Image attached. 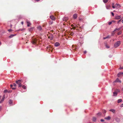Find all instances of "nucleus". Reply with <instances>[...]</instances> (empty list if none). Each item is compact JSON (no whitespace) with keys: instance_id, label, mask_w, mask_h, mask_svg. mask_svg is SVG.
<instances>
[{"instance_id":"nucleus-1","label":"nucleus","mask_w":123,"mask_h":123,"mask_svg":"<svg viewBox=\"0 0 123 123\" xmlns=\"http://www.w3.org/2000/svg\"><path fill=\"white\" fill-rule=\"evenodd\" d=\"M23 82V80H19L16 81V83L18 85V87H20L22 86L21 83Z\"/></svg>"},{"instance_id":"nucleus-2","label":"nucleus","mask_w":123,"mask_h":123,"mask_svg":"<svg viewBox=\"0 0 123 123\" xmlns=\"http://www.w3.org/2000/svg\"><path fill=\"white\" fill-rule=\"evenodd\" d=\"M120 44V41H117L114 45V46L115 48L118 47Z\"/></svg>"},{"instance_id":"nucleus-3","label":"nucleus","mask_w":123,"mask_h":123,"mask_svg":"<svg viewBox=\"0 0 123 123\" xmlns=\"http://www.w3.org/2000/svg\"><path fill=\"white\" fill-rule=\"evenodd\" d=\"M50 40H52L53 38V36L52 34L48 36Z\"/></svg>"},{"instance_id":"nucleus-4","label":"nucleus","mask_w":123,"mask_h":123,"mask_svg":"<svg viewBox=\"0 0 123 123\" xmlns=\"http://www.w3.org/2000/svg\"><path fill=\"white\" fill-rule=\"evenodd\" d=\"M115 7L117 8H118L121 7L120 5L118 4H116L115 5Z\"/></svg>"},{"instance_id":"nucleus-5","label":"nucleus","mask_w":123,"mask_h":123,"mask_svg":"<svg viewBox=\"0 0 123 123\" xmlns=\"http://www.w3.org/2000/svg\"><path fill=\"white\" fill-rule=\"evenodd\" d=\"M63 21H66L68 19V17H65L63 18Z\"/></svg>"},{"instance_id":"nucleus-6","label":"nucleus","mask_w":123,"mask_h":123,"mask_svg":"<svg viewBox=\"0 0 123 123\" xmlns=\"http://www.w3.org/2000/svg\"><path fill=\"white\" fill-rule=\"evenodd\" d=\"M12 103V100H9V104L10 105V106L13 105Z\"/></svg>"},{"instance_id":"nucleus-7","label":"nucleus","mask_w":123,"mask_h":123,"mask_svg":"<svg viewBox=\"0 0 123 123\" xmlns=\"http://www.w3.org/2000/svg\"><path fill=\"white\" fill-rule=\"evenodd\" d=\"M50 18L53 20H55V17L53 16H50Z\"/></svg>"},{"instance_id":"nucleus-8","label":"nucleus","mask_w":123,"mask_h":123,"mask_svg":"<svg viewBox=\"0 0 123 123\" xmlns=\"http://www.w3.org/2000/svg\"><path fill=\"white\" fill-rule=\"evenodd\" d=\"M121 18V16H117L115 17V18L116 19H120Z\"/></svg>"},{"instance_id":"nucleus-9","label":"nucleus","mask_w":123,"mask_h":123,"mask_svg":"<svg viewBox=\"0 0 123 123\" xmlns=\"http://www.w3.org/2000/svg\"><path fill=\"white\" fill-rule=\"evenodd\" d=\"M27 23V26L28 27H29L30 26V25H31V24L30 22L28 21H26Z\"/></svg>"},{"instance_id":"nucleus-10","label":"nucleus","mask_w":123,"mask_h":123,"mask_svg":"<svg viewBox=\"0 0 123 123\" xmlns=\"http://www.w3.org/2000/svg\"><path fill=\"white\" fill-rule=\"evenodd\" d=\"M60 45V44L58 42L56 43L55 44V45L56 47H57L59 46Z\"/></svg>"},{"instance_id":"nucleus-11","label":"nucleus","mask_w":123,"mask_h":123,"mask_svg":"<svg viewBox=\"0 0 123 123\" xmlns=\"http://www.w3.org/2000/svg\"><path fill=\"white\" fill-rule=\"evenodd\" d=\"M16 35V34L14 35H11L9 37V38H11Z\"/></svg>"},{"instance_id":"nucleus-12","label":"nucleus","mask_w":123,"mask_h":123,"mask_svg":"<svg viewBox=\"0 0 123 123\" xmlns=\"http://www.w3.org/2000/svg\"><path fill=\"white\" fill-rule=\"evenodd\" d=\"M111 117L110 116H109L107 117H105V119H106L107 120H110L111 119Z\"/></svg>"},{"instance_id":"nucleus-13","label":"nucleus","mask_w":123,"mask_h":123,"mask_svg":"<svg viewBox=\"0 0 123 123\" xmlns=\"http://www.w3.org/2000/svg\"><path fill=\"white\" fill-rule=\"evenodd\" d=\"M121 28V27H120L119 28H116V29L114 30L113 31V32H115V31H116V30H118L119 31L120 30Z\"/></svg>"},{"instance_id":"nucleus-14","label":"nucleus","mask_w":123,"mask_h":123,"mask_svg":"<svg viewBox=\"0 0 123 123\" xmlns=\"http://www.w3.org/2000/svg\"><path fill=\"white\" fill-rule=\"evenodd\" d=\"M73 18L74 19H76L77 18V14H75L73 15Z\"/></svg>"},{"instance_id":"nucleus-15","label":"nucleus","mask_w":123,"mask_h":123,"mask_svg":"<svg viewBox=\"0 0 123 123\" xmlns=\"http://www.w3.org/2000/svg\"><path fill=\"white\" fill-rule=\"evenodd\" d=\"M96 117H93L92 118V120L93 121L96 122Z\"/></svg>"},{"instance_id":"nucleus-16","label":"nucleus","mask_w":123,"mask_h":123,"mask_svg":"<svg viewBox=\"0 0 123 123\" xmlns=\"http://www.w3.org/2000/svg\"><path fill=\"white\" fill-rule=\"evenodd\" d=\"M115 82H120V83H121V81L119 79H118V78H117L115 81Z\"/></svg>"},{"instance_id":"nucleus-17","label":"nucleus","mask_w":123,"mask_h":123,"mask_svg":"<svg viewBox=\"0 0 123 123\" xmlns=\"http://www.w3.org/2000/svg\"><path fill=\"white\" fill-rule=\"evenodd\" d=\"M109 111L112 112L113 113H115V110L113 109H110L109 110Z\"/></svg>"},{"instance_id":"nucleus-18","label":"nucleus","mask_w":123,"mask_h":123,"mask_svg":"<svg viewBox=\"0 0 123 123\" xmlns=\"http://www.w3.org/2000/svg\"><path fill=\"white\" fill-rule=\"evenodd\" d=\"M117 92H113V96H116L117 95Z\"/></svg>"},{"instance_id":"nucleus-19","label":"nucleus","mask_w":123,"mask_h":123,"mask_svg":"<svg viewBox=\"0 0 123 123\" xmlns=\"http://www.w3.org/2000/svg\"><path fill=\"white\" fill-rule=\"evenodd\" d=\"M111 7V6L110 5H108L106 6V8L107 9H109Z\"/></svg>"},{"instance_id":"nucleus-20","label":"nucleus","mask_w":123,"mask_h":123,"mask_svg":"<svg viewBox=\"0 0 123 123\" xmlns=\"http://www.w3.org/2000/svg\"><path fill=\"white\" fill-rule=\"evenodd\" d=\"M22 88H23V89H26V86H25V85H23L22 86Z\"/></svg>"},{"instance_id":"nucleus-21","label":"nucleus","mask_w":123,"mask_h":123,"mask_svg":"<svg viewBox=\"0 0 123 123\" xmlns=\"http://www.w3.org/2000/svg\"><path fill=\"white\" fill-rule=\"evenodd\" d=\"M122 100L121 99H119L118 100L117 103H119L121 102H122Z\"/></svg>"},{"instance_id":"nucleus-22","label":"nucleus","mask_w":123,"mask_h":123,"mask_svg":"<svg viewBox=\"0 0 123 123\" xmlns=\"http://www.w3.org/2000/svg\"><path fill=\"white\" fill-rule=\"evenodd\" d=\"M101 112H99L97 114V115L98 116H101Z\"/></svg>"},{"instance_id":"nucleus-23","label":"nucleus","mask_w":123,"mask_h":123,"mask_svg":"<svg viewBox=\"0 0 123 123\" xmlns=\"http://www.w3.org/2000/svg\"><path fill=\"white\" fill-rule=\"evenodd\" d=\"M37 28L38 30H39L40 31L42 29L41 27L40 26H38L37 27Z\"/></svg>"},{"instance_id":"nucleus-24","label":"nucleus","mask_w":123,"mask_h":123,"mask_svg":"<svg viewBox=\"0 0 123 123\" xmlns=\"http://www.w3.org/2000/svg\"><path fill=\"white\" fill-rule=\"evenodd\" d=\"M114 22V21H112L111 22H108V24L109 25H111V23H112V22Z\"/></svg>"},{"instance_id":"nucleus-25","label":"nucleus","mask_w":123,"mask_h":123,"mask_svg":"<svg viewBox=\"0 0 123 123\" xmlns=\"http://www.w3.org/2000/svg\"><path fill=\"white\" fill-rule=\"evenodd\" d=\"M121 74H121V72H119V73H118L117 74V75H118V77H119L120 75Z\"/></svg>"},{"instance_id":"nucleus-26","label":"nucleus","mask_w":123,"mask_h":123,"mask_svg":"<svg viewBox=\"0 0 123 123\" xmlns=\"http://www.w3.org/2000/svg\"><path fill=\"white\" fill-rule=\"evenodd\" d=\"M4 99L3 98H2L1 99V101H0V103H1L2 102L4 101Z\"/></svg>"},{"instance_id":"nucleus-27","label":"nucleus","mask_w":123,"mask_h":123,"mask_svg":"<svg viewBox=\"0 0 123 123\" xmlns=\"http://www.w3.org/2000/svg\"><path fill=\"white\" fill-rule=\"evenodd\" d=\"M102 111L103 113H105L106 112V111L104 110H102Z\"/></svg>"},{"instance_id":"nucleus-28","label":"nucleus","mask_w":123,"mask_h":123,"mask_svg":"<svg viewBox=\"0 0 123 123\" xmlns=\"http://www.w3.org/2000/svg\"><path fill=\"white\" fill-rule=\"evenodd\" d=\"M122 32L121 31H120L119 32H118L117 33L118 35H119L120 34L122 33Z\"/></svg>"},{"instance_id":"nucleus-29","label":"nucleus","mask_w":123,"mask_h":123,"mask_svg":"<svg viewBox=\"0 0 123 123\" xmlns=\"http://www.w3.org/2000/svg\"><path fill=\"white\" fill-rule=\"evenodd\" d=\"M108 1V0H103V2L105 3H106Z\"/></svg>"},{"instance_id":"nucleus-30","label":"nucleus","mask_w":123,"mask_h":123,"mask_svg":"<svg viewBox=\"0 0 123 123\" xmlns=\"http://www.w3.org/2000/svg\"><path fill=\"white\" fill-rule=\"evenodd\" d=\"M106 47L107 48H109V46H108L106 44L105 45Z\"/></svg>"},{"instance_id":"nucleus-31","label":"nucleus","mask_w":123,"mask_h":123,"mask_svg":"<svg viewBox=\"0 0 123 123\" xmlns=\"http://www.w3.org/2000/svg\"><path fill=\"white\" fill-rule=\"evenodd\" d=\"M109 37V36H107V37H104L103 38V39H106L108 38Z\"/></svg>"},{"instance_id":"nucleus-32","label":"nucleus","mask_w":123,"mask_h":123,"mask_svg":"<svg viewBox=\"0 0 123 123\" xmlns=\"http://www.w3.org/2000/svg\"><path fill=\"white\" fill-rule=\"evenodd\" d=\"M13 86H14L15 87V86H16V84L15 83H14L13 84Z\"/></svg>"},{"instance_id":"nucleus-33","label":"nucleus","mask_w":123,"mask_h":123,"mask_svg":"<svg viewBox=\"0 0 123 123\" xmlns=\"http://www.w3.org/2000/svg\"><path fill=\"white\" fill-rule=\"evenodd\" d=\"M7 92V90H5L4 91V92L5 93H6V92Z\"/></svg>"},{"instance_id":"nucleus-34","label":"nucleus","mask_w":123,"mask_h":123,"mask_svg":"<svg viewBox=\"0 0 123 123\" xmlns=\"http://www.w3.org/2000/svg\"><path fill=\"white\" fill-rule=\"evenodd\" d=\"M36 43V42L35 41H33L32 42V43L33 44H35Z\"/></svg>"},{"instance_id":"nucleus-35","label":"nucleus","mask_w":123,"mask_h":123,"mask_svg":"<svg viewBox=\"0 0 123 123\" xmlns=\"http://www.w3.org/2000/svg\"><path fill=\"white\" fill-rule=\"evenodd\" d=\"M119 69H123V67H120L119 68Z\"/></svg>"},{"instance_id":"nucleus-36","label":"nucleus","mask_w":123,"mask_h":123,"mask_svg":"<svg viewBox=\"0 0 123 123\" xmlns=\"http://www.w3.org/2000/svg\"><path fill=\"white\" fill-rule=\"evenodd\" d=\"M120 107H123V103L121 104L120 105Z\"/></svg>"},{"instance_id":"nucleus-37","label":"nucleus","mask_w":123,"mask_h":123,"mask_svg":"<svg viewBox=\"0 0 123 123\" xmlns=\"http://www.w3.org/2000/svg\"><path fill=\"white\" fill-rule=\"evenodd\" d=\"M111 13L112 14V16H113L114 15V13L113 12H111Z\"/></svg>"},{"instance_id":"nucleus-38","label":"nucleus","mask_w":123,"mask_h":123,"mask_svg":"<svg viewBox=\"0 0 123 123\" xmlns=\"http://www.w3.org/2000/svg\"><path fill=\"white\" fill-rule=\"evenodd\" d=\"M2 98H3L4 99H5V95H4L3 96V97H2Z\"/></svg>"},{"instance_id":"nucleus-39","label":"nucleus","mask_w":123,"mask_h":123,"mask_svg":"<svg viewBox=\"0 0 123 123\" xmlns=\"http://www.w3.org/2000/svg\"><path fill=\"white\" fill-rule=\"evenodd\" d=\"M12 90H11L8 91V92H12Z\"/></svg>"},{"instance_id":"nucleus-40","label":"nucleus","mask_w":123,"mask_h":123,"mask_svg":"<svg viewBox=\"0 0 123 123\" xmlns=\"http://www.w3.org/2000/svg\"><path fill=\"white\" fill-rule=\"evenodd\" d=\"M112 8H115L116 7H115V6H112Z\"/></svg>"},{"instance_id":"nucleus-41","label":"nucleus","mask_w":123,"mask_h":123,"mask_svg":"<svg viewBox=\"0 0 123 123\" xmlns=\"http://www.w3.org/2000/svg\"><path fill=\"white\" fill-rule=\"evenodd\" d=\"M12 89L14 90V89H16V88L15 87H12Z\"/></svg>"},{"instance_id":"nucleus-42","label":"nucleus","mask_w":123,"mask_h":123,"mask_svg":"<svg viewBox=\"0 0 123 123\" xmlns=\"http://www.w3.org/2000/svg\"><path fill=\"white\" fill-rule=\"evenodd\" d=\"M101 122H103L104 121V120L103 119H101Z\"/></svg>"},{"instance_id":"nucleus-43","label":"nucleus","mask_w":123,"mask_h":123,"mask_svg":"<svg viewBox=\"0 0 123 123\" xmlns=\"http://www.w3.org/2000/svg\"><path fill=\"white\" fill-rule=\"evenodd\" d=\"M74 33L73 32V33H71V35H74Z\"/></svg>"},{"instance_id":"nucleus-44","label":"nucleus","mask_w":123,"mask_h":123,"mask_svg":"<svg viewBox=\"0 0 123 123\" xmlns=\"http://www.w3.org/2000/svg\"><path fill=\"white\" fill-rule=\"evenodd\" d=\"M12 31L11 29H9V30H8V31H9V32L11 31Z\"/></svg>"},{"instance_id":"nucleus-45","label":"nucleus","mask_w":123,"mask_h":123,"mask_svg":"<svg viewBox=\"0 0 123 123\" xmlns=\"http://www.w3.org/2000/svg\"><path fill=\"white\" fill-rule=\"evenodd\" d=\"M86 52H87L86 51H85L84 52V54H86Z\"/></svg>"},{"instance_id":"nucleus-46","label":"nucleus","mask_w":123,"mask_h":123,"mask_svg":"<svg viewBox=\"0 0 123 123\" xmlns=\"http://www.w3.org/2000/svg\"><path fill=\"white\" fill-rule=\"evenodd\" d=\"M121 20V19H120V20H119L118 21L117 23H119V22Z\"/></svg>"},{"instance_id":"nucleus-47","label":"nucleus","mask_w":123,"mask_h":123,"mask_svg":"<svg viewBox=\"0 0 123 123\" xmlns=\"http://www.w3.org/2000/svg\"><path fill=\"white\" fill-rule=\"evenodd\" d=\"M52 23H53V22H51V23L50 22V23H49V24H52Z\"/></svg>"},{"instance_id":"nucleus-48","label":"nucleus","mask_w":123,"mask_h":123,"mask_svg":"<svg viewBox=\"0 0 123 123\" xmlns=\"http://www.w3.org/2000/svg\"><path fill=\"white\" fill-rule=\"evenodd\" d=\"M12 86H13V85H10V86H11V88H12Z\"/></svg>"},{"instance_id":"nucleus-49","label":"nucleus","mask_w":123,"mask_h":123,"mask_svg":"<svg viewBox=\"0 0 123 123\" xmlns=\"http://www.w3.org/2000/svg\"><path fill=\"white\" fill-rule=\"evenodd\" d=\"M21 23L22 24V25H23V22H21Z\"/></svg>"},{"instance_id":"nucleus-50","label":"nucleus","mask_w":123,"mask_h":123,"mask_svg":"<svg viewBox=\"0 0 123 123\" xmlns=\"http://www.w3.org/2000/svg\"><path fill=\"white\" fill-rule=\"evenodd\" d=\"M35 0L37 1H40V0Z\"/></svg>"},{"instance_id":"nucleus-51","label":"nucleus","mask_w":123,"mask_h":123,"mask_svg":"<svg viewBox=\"0 0 123 123\" xmlns=\"http://www.w3.org/2000/svg\"><path fill=\"white\" fill-rule=\"evenodd\" d=\"M80 28H83V26H82V27H80Z\"/></svg>"},{"instance_id":"nucleus-52","label":"nucleus","mask_w":123,"mask_h":123,"mask_svg":"<svg viewBox=\"0 0 123 123\" xmlns=\"http://www.w3.org/2000/svg\"><path fill=\"white\" fill-rule=\"evenodd\" d=\"M122 23H123V19L122 20Z\"/></svg>"},{"instance_id":"nucleus-53","label":"nucleus","mask_w":123,"mask_h":123,"mask_svg":"<svg viewBox=\"0 0 123 123\" xmlns=\"http://www.w3.org/2000/svg\"><path fill=\"white\" fill-rule=\"evenodd\" d=\"M112 6H114V3H112Z\"/></svg>"},{"instance_id":"nucleus-54","label":"nucleus","mask_w":123,"mask_h":123,"mask_svg":"<svg viewBox=\"0 0 123 123\" xmlns=\"http://www.w3.org/2000/svg\"><path fill=\"white\" fill-rule=\"evenodd\" d=\"M121 74H123V72H121Z\"/></svg>"},{"instance_id":"nucleus-55","label":"nucleus","mask_w":123,"mask_h":123,"mask_svg":"<svg viewBox=\"0 0 123 123\" xmlns=\"http://www.w3.org/2000/svg\"><path fill=\"white\" fill-rule=\"evenodd\" d=\"M1 106H0V110H1Z\"/></svg>"},{"instance_id":"nucleus-56","label":"nucleus","mask_w":123,"mask_h":123,"mask_svg":"<svg viewBox=\"0 0 123 123\" xmlns=\"http://www.w3.org/2000/svg\"><path fill=\"white\" fill-rule=\"evenodd\" d=\"M73 25H71V26H73Z\"/></svg>"},{"instance_id":"nucleus-57","label":"nucleus","mask_w":123,"mask_h":123,"mask_svg":"<svg viewBox=\"0 0 123 123\" xmlns=\"http://www.w3.org/2000/svg\"><path fill=\"white\" fill-rule=\"evenodd\" d=\"M122 90L123 91V88H122Z\"/></svg>"},{"instance_id":"nucleus-58","label":"nucleus","mask_w":123,"mask_h":123,"mask_svg":"<svg viewBox=\"0 0 123 123\" xmlns=\"http://www.w3.org/2000/svg\"><path fill=\"white\" fill-rule=\"evenodd\" d=\"M1 42H0V45H1Z\"/></svg>"},{"instance_id":"nucleus-59","label":"nucleus","mask_w":123,"mask_h":123,"mask_svg":"<svg viewBox=\"0 0 123 123\" xmlns=\"http://www.w3.org/2000/svg\"><path fill=\"white\" fill-rule=\"evenodd\" d=\"M75 26H77V25H75Z\"/></svg>"}]
</instances>
